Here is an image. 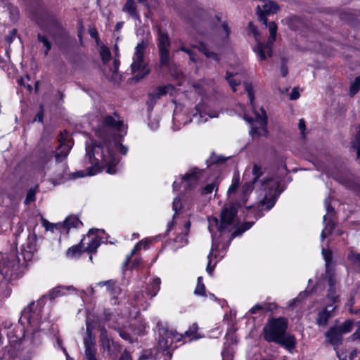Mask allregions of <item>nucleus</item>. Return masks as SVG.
<instances>
[{
	"label": "nucleus",
	"instance_id": "nucleus-1",
	"mask_svg": "<svg viewBox=\"0 0 360 360\" xmlns=\"http://www.w3.org/2000/svg\"><path fill=\"white\" fill-rule=\"evenodd\" d=\"M265 169L259 164L255 163L252 169V179L247 181L242 186L241 190L238 192L240 185V176L238 173L233 174L231 184L230 185L227 195L230 200L229 204L226 205L221 213V221L215 217L208 218V229L212 234V244L211 252L207 256L208 262L206 270L209 274H212L214 266L210 267L211 258L217 257L216 254L218 248V232L220 234L229 233L239 223L236 216L238 210L245 209L253 211L255 209L254 204L247 205L248 198L252 191L255 189L262 198L259 200L258 206L265 207L266 210H270L275 205L276 198L281 194L279 190L280 183L273 176H266L261 178L264 174Z\"/></svg>",
	"mask_w": 360,
	"mask_h": 360
},
{
	"label": "nucleus",
	"instance_id": "nucleus-2",
	"mask_svg": "<svg viewBox=\"0 0 360 360\" xmlns=\"http://www.w3.org/2000/svg\"><path fill=\"white\" fill-rule=\"evenodd\" d=\"M122 125L123 122L117 113L103 118L96 130V134L102 139V143L93 142L91 146L86 148V158L91 165L87 167V175H95L103 169L110 174L117 173V165L120 159L116 155L115 150H119L123 155H126L128 152V148L117 139Z\"/></svg>",
	"mask_w": 360,
	"mask_h": 360
},
{
	"label": "nucleus",
	"instance_id": "nucleus-3",
	"mask_svg": "<svg viewBox=\"0 0 360 360\" xmlns=\"http://www.w3.org/2000/svg\"><path fill=\"white\" fill-rule=\"evenodd\" d=\"M287 321L283 318L272 319L268 321L263 328L264 339L269 342H276L290 349L295 346L293 335H286Z\"/></svg>",
	"mask_w": 360,
	"mask_h": 360
},
{
	"label": "nucleus",
	"instance_id": "nucleus-4",
	"mask_svg": "<svg viewBox=\"0 0 360 360\" xmlns=\"http://www.w3.org/2000/svg\"><path fill=\"white\" fill-rule=\"evenodd\" d=\"M245 89L248 92L250 103L251 104L252 110L255 115V119L253 120L251 117H245V120L251 123V129L250 131V134L251 136H264L267 133L266 130V124H267V117L266 112L263 108L259 109V112L257 111L255 108L254 104V94L252 86L251 84L245 83Z\"/></svg>",
	"mask_w": 360,
	"mask_h": 360
},
{
	"label": "nucleus",
	"instance_id": "nucleus-5",
	"mask_svg": "<svg viewBox=\"0 0 360 360\" xmlns=\"http://www.w3.org/2000/svg\"><path fill=\"white\" fill-rule=\"evenodd\" d=\"M148 46V41L143 39L137 44L134 49L132 63L130 68L131 74L136 80L143 78L150 72L148 63L144 58V54Z\"/></svg>",
	"mask_w": 360,
	"mask_h": 360
},
{
	"label": "nucleus",
	"instance_id": "nucleus-6",
	"mask_svg": "<svg viewBox=\"0 0 360 360\" xmlns=\"http://www.w3.org/2000/svg\"><path fill=\"white\" fill-rule=\"evenodd\" d=\"M34 303L32 302L22 310L19 322L25 330V332L31 333L32 341L37 343L39 331L37 328L39 323V311L34 309Z\"/></svg>",
	"mask_w": 360,
	"mask_h": 360
},
{
	"label": "nucleus",
	"instance_id": "nucleus-7",
	"mask_svg": "<svg viewBox=\"0 0 360 360\" xmlns=\"http://www.w3.org/2000/svg\"><path fill=\"white\" fill-rule=\"evenodd\" d=\"M270 35L266 44L258 41L253 47V51L257 54L259 60H265L268 57H271L273 54L272 47L276 40L277 33V25L272 21L267 22V25Z\"/></svg>",
	"mask_w": 360,
	"mask_h": 360
},
{
	"label": "nucleus",
	"instance_id": "nucleus-8",
	"mask_svg": "<svg viewBox=\"0 0 360 360\" xmlns=\"http://www.w3.org/2000/svg\"><path fill=\"white\" fill-rule=\"evenodd\" d=\"M158 27V49L160 55V63L162 67L168 66L170 62L169 47L171 46L170 39L166 30H162L159 26Z\"/></svg>",
	"mask_w": 360,
	"mask_h": 360
},
{
	"label": "nucleus",
	"instance_id": "nucleus-9",
	"mask_svg": "<svg viewBox=\"0 0 360 360\" xmlns=\"http://www.w3.org/2000/svg\"><path fill=\"white\" fill-rule=\"evenodd\" d=\"M204 173L203 169L197 167L190 169L184 176H180V183L183 184L186 192L193 190L198 185Z\"/></svg>",
	"mask_w": 360,
	"mask_h": 360
},
{
	"label": "nucleus",
	"instance_id": "nucleus-10",
	"mask_svg": "<svg viewBox=\"0 0 360 360\" xmlns=\"http://www.w3.org/2000/svg\"><path fill=\"white\" fill-rule=\"evenodd\" d=\"M262 4L257 6V13L260 22L264 25H267L266 15L276 13L279 10V6L271 1L262 0Z\"/></svg>",
	"mask_w": 360,
	"mask_h": 360
},
{
	"label": "nucleus",
	"instance_id": "nucleus-11",
	"mask_svg": "<svg viewBox=\"0 0 360 360\" xmlns=\"http://www.w3.org/2000/svg\"><path fill=\"white\" fill-rule=\"evenodd\" d=\"M195 112L193 115V119L190 120L191 122L195 120L197 123H203L208 120L209 118H216L219 117V112L217 111H211L208 107L203 103H198L195 106Z\"/></svg>",
	"mask_w": 360,
	"mask_h": 360
},
{
	"label": "nucleus",
	"instance_id": "nucleus-12",
	"mask_svg": "<svg viewBox=\"0 0 360 360\" xmlns=\"http://www.w3.org/2000/svg\"><path fill=\"white\" fill-rule=\"evenodd\" d=\"M342 335H343L341 333V332H340L335 326L331 327L325 333L326 342L333 347V349L336 352L339 360H346L342 359V354H340L339 351L338 350L339 346L342 344Z\"/></svg>",
	"mask_w": 360,
	"mask_h": 360
},
{
	"label": "nucleus",
	"instance_id": "nucleus-13",
	"mask_svg": "<svg viewBox=\"0 0 360 360\" xmlns=\"http://www.w3.org/2000/svg\"><path fill=\"white\" fill-rule=\"evenodd\" d=\"M68 139L67 132L65 131L60 132L58 138L59 145L55 154L57 162H60L65 160L71 149V145L67 143Z\"/></svg>",
	"mask_w": 360,
	"mask_h": 360
},
{
	"label": "nucleus",
	"instance_id": "nucleus-14",
	"mask_svg": "<svg viewBox=\"0 0 360 360\" xmlns=\"http://www.w3.org/2000/svg\"><path fill=\"white\" fill-rule=\"evenodd\" d=\"M95 338L92 335L89 326L86 325V335L84 338V352L87 360H97L96 357Z\"/></svg>",
	"mask_w": 360,
	"mask_h": 360
},
{
	"label": "nucleus",
	"instance_id": "nucleus-15",
	"mask_svg": "<svg viewBox=\"0 0 360 360\" xmlns=\"http://www.w3.org/2000/svg\"><path fill=\"white\" fill-rule=\"evenodd\" d=\"M98 286H106L107 290L111 295V303L112 304H117L120 303L119 295L122 292L121 288L116 285L115 282L112 280L98 282L97 284Z\"/></svg>",
	"mask_w": 360,
	"mask_h": 360
},
{
	"label": "nucleus",
	"instance_id": "nucleus-16",
	"mask_svg": "<svg viewBox=\"0 0 360 360\" xmlns=\"http://www.w3.org/2000/svg\"><path fill=\"white\" fill-rule=\"evenodd\" d=\"M336 307V306L333 307L332 305H328L319 311L316 319V324L319 327H326L328 326V320L333 316V311Z\"/></svg>",
	"mask_w": 360,
	"mask_h": 360
},
{
	"label": "nucleus",
	"instance_id": "nucleus-17",
	"mask_svg": "<svg viewBox=\"0 0 360 360\" xmlns=\"http://www.w3.org/2000/svg\"><path fill=\"white\" fill-rule=\"evenodd\" d=\"M98 230L91 229L88 234L86 237V239H89V242L87 243V246L84 248V252H86L88 253L95 252L97 248L101 245V239L97 236H94Z\"/></svg>",
	"mask_w": 360,
	"mask_h": 360
},
{
	"label": "nucleus",
	"instance_id": "nucleus-18",
	"mask_svg": "<svg viewBox=\"0 0 360 360\" xmlns=\"http://www.w3.org/2000/svg\"><path fill=\"white\" fill-rule=\"evenodd\" d=\"M100 342L104 352L108 354L111 353V347L114 345V341L108 336L106 330L104 328H100Z\"/></svg>",
	"mask_w": 360,
	"mask_h": 360
},
{
	"label": "nucleus",
	"instance_id": "nucleus-19",
	"mask_svg": "<svg viewBox=\"0 0 360 360\" xmlns=\"http://www.w3.org/2000/svg\"><path fill=\"white\" fill-rule=\"evenodd\" d=\"M62 224L64 225L63 232L68 233L70 228H78L79 226L82 225V223L77 217L69 216L65 219Z\"/></svg>",
	"mask_w": 360,
	"mask_h": 360
},
{
	"label": "nucleus",
	"instance_id": "nucleus-20",
	"mask_svg": "<svg viewBox=\"0 0 360 360\" xmlns=\"http://www.w3.org/2000/svg\"><path fill=\"white\" fill-rule=\"evenodd\" d=\"M122 11L129 13L131 18L138 20H140V15L136 11V6L134 0H127L122 8Z\"/></svg>",
	"mask_w": 360,
	"mask_h": 360
},
{
	"label": "nucleus",
	"instance_id": "nucleus-21",
	"mask_svg": "<svg viewBox=\"0 0 360 360\" xmlns=\"http://www.w3.org/2000/svg\"><path fill=\"white\" fill-rule=\"evenodd\" d=\"M86 237H84L80 243L76 245H73L68 248L66 252V255L68 257H77L82 252H84V245L85 244Z\"/></svg>",
	"mask_w": 360,
	"mask_h": 360
},
{
	"label": "nucleus",
	"instance_id": "nucleus-22",
	"mask_svg": "<svg viewBox=\"0 0 360 360\" xmlns=\"http://www.w3.org/2000/svg\"><path fill=\"white\" fill-rule=\"evenodd\" d=\"M195 47L202 53L207 58H212L217 63H219L220 58L219 55L213 51H210L207 45L204 42L200 41Z\"/></svg>",
	"mask_w": 360,
	"mask_h": 360
},
{
	"label": "nucleus",
	"instance_id": "nucleus-23",
	"mask_svg": "<svg viewBox=\"0 0 360 360\" xmlns=\"http://www.w3.org/2000/svg\"><path fill=\"white\" fill-rule=\"evenodd\" d=\"M73 288L72 286H68L65 288L64 286H57L53 289H51L46 295H44L41 297V299L49 297L51 300L56 299L58 297L63 296L64 295L63 290L67 289L70 290Z\"/></svg>",
	"mask_w": 360,
	"mask_h": 360
},
{
	"label": "nucleus",
	"instance_id": "nucleus-24",
	"mask_svg": "<svg viewBox=\"0 0 360 360\" xmlns=\"http://www.w3.org/2000/svg\"><path fill=\"white\" fill-rule=\"evenodd\" d=\"M160 278H155L153 279V281L148 285L146 290V293L150 295L151 297H155L160 288Z\"/></svg>",
	"mask_w": 360,
	"mask_h": 360
},
{
	"label": "nucleus",
	"instance_id": "nucleus-25",
	"mask_svg": "<svg viewBox=\"0 0 360 360\" xmlns=\"http://www.w3.org/2000/svg\"><path fill=\"white\" fill-rule=\"evenodd\" d=\"M334 179L347 188H352L354 186V182L351 179L350 174H336L334 176Z\"/></svg>",
	"mask_w": 360,
	"mask_h": 360
},
{
	"label": "nucleus",
	"instance_id": "nucleus-26",
	"mask_svg": "<svg viewBox=\"0 0 360 360\" xmlns=\"http://www.w3.org/2000/svg\"><path fill=\"white\" fill-rule=\"evenodd\" d=\"M148 244V241L147 240H141L139 243H137L134 248L131 250L130 254L127 256L126 260L124 261L123 265L127 266L129 263L131 258L133 255H134L138 251H139L141 248L143 246L145 248L147 247Z\"/></svg>",
	"mask_w": 360,
	"mask_h": 360
},
{
	"label": "nucleus",
	"instance_id": "nucleus-27",
	"mask_svg": "<svg viewBox=\"0 0 360 360\" xmlns=\"http://www.w3.org/2000/svg\"><path fill=\"white\" fill-rule=\"evenodd\" d=\"M325 276L329 287H335L336 278L335 271L333 268L326 269Z\"/></svg>",
	"mask_w": 360,
	"mask_h": 360
},
{
	"label": "nucleus",
	"instance_id": "nucleus-28",
	"mask_svg": "<svg viewBox=\"0 0 360 360\" xmlns=\"http://www.w3.org/2000/svg\"><path fill=\"white\" fill-rule=\"evenodd\" d=\"M253 224H254V221H248V222L244 223L240 229H238L235 230L231 234L230 240H232L235 237L241 235L245 231H247L249 229H250Z\"/></svg>",
	"mask_w": 360,
	"mask_h": 360
},
{
	"label": "nucleus",
	"instance_id": "nucleus-29",
	"mask_svg": "<svg viewBox=\"0 0 360 360\" xmlns=\"http://www.w3.org/2000/svg\"><path fill=\"white\" fill-rule=\"evenodd\" d=\"M342 335L349 333L353 327V321L347 320L341 325L335 326Z\"/></svg>",
	"mask_w": 360,
	"mask_h": 360
},
{
	"label": "nucleus",
	"instance_id": "nucleus-30",
	"mask_svg": "<svg viewBox=\"0 0 360 360\" xmlns=\"http://www.w3.org/2000/svg\"><path fill=\"white\" fill-rule=\"evenodd\" d=\"M321 253L325 260L326 269H332L331 264L333 260V256L331 251L328 249L322 248Z\"/></svg>",
	"mask_w": 360,
	"mask_h": 360
},
{
	"label": "nucleus",
	"instance_id": "nucleus-31",
	"mask_svg": "<svg viewBox=\"0 0 360 360\" xmlns=\"http://www.w3.org/2000/svg\"><path fill=\"white\" fill-rule=\"evenodd\" d=\"M43 226L47 231H53L54 229L60 230V232H63V228H64V225L61 223L53 224L50 223L46 220L43 221Z\"/></svg>",
	"mask_w": 360,
	"mask_h": 360
},
{
	"label": "nucleus",
	"instance_id": "nucleus-32",
	"mask_svg": "<svg viewBox=\"0 0 360 360\" xmlns=\"http://www.w3.org/2000/svg\"><path fill=\"white\" fill-rule=\"evenodd\" d=\"M323 221L325 223L324 229L328 233H331L335 228V223L334 222L332 217H327L326 215L323 217Z\"/></svg>",
	"mask_w": 360,
	"mask_h": 360
},
{
	"label": "nucleus",
	"instance_id": "nucleus-33",
	"mask_svg": "<svg viewBox=\"0 0 360 360\" xmlns=\"http://www.w3.org/2000/svg\"><path fill=\"white\" fill-rule=\"evenodd\" d=\"M327 298L333 303H336L339 301V295L336 292L335 287H329L328 290Z\"/></svg>",
	"mask_w": 360,
	"mask_h": 360
},
{
	"label": "nucleus",
	"instance_id": "nucleus-34",
	"mask_svg": "<svg viewBox=\"0 0 360 360\" xmlns=\"http://www.w3.org/2000/svg\"><path fill=\"white\" fill-rule=\"evenodd\" d=\"M9 11L10 18L11 21L15 22L18 20L20 13L19 10L16 6H13L12 5H9L8 7Z\"/></svg>",
	"mask_w": 360,
	"mask_h": 360
},
{
	"label": "nucleus",
	"instance_id": "nucleus-35",
	"mask_svg": "<svg viewBox=\"0 0 360 360\" xmlns=\"http://www.w3.org/2000/svg\"><path fill=\"white\" fill-rule=\"evenodd\" d=\"M37 39H38V41L41 42L43 44V45L46 47V51H45L44 54H45V56H47L49 51H50V49L51 48V42L49 41V39L45 36H44L41 34H38Z\"/></svg>",
	"mask_w": 360,
	"mask_h": 360
},
{
	"label": "nucleus",
	"instance_id": "nucleus-36",
	"mask_svg": "<svg viewBox=\"0 0 360 360\" xmlns=\"http://www.w3.org/2000/svg\"><path fill=\"white\" fill-rule=\"evenodd\" d=\"M347 259L354 264L360 267V254L353 250L350 251L348 254Z\"/></svg>",
	"mask_w": 360,
	"mask_h": 360
},
{
	"label": "nucleus",
	"instance_id": "nucleus-37",
	"mask_svg": "<svg viewBox=\"0 0 360 360\" xmlns=\"http://www.w3.org/2000/svg\"><path fill=\"white\" fill-rule=\"evenodd\" d=\"M233 75L230 72H226V79L229 82V85L232 88L233 91H236V86L240 84V82L237 81L236 79H233Z\"/></svg>",
	"mask_w": 360,
	"mask_h": 360
},
{
	"label": "nucleus",
	"instance_id": "nucleus-38",
	"mask_svg": "<svg viewBox=\"0 0 360 360\" xmlns=\"http://www.w3.org/2000/svg\"><path fill=\"white\" fill-rule=\"evenodd\" d=\"M360 89V76L357 77L354 81L352 83L350 86V94L354 96Z\"/></svg>",
	"mask_w": 360,
	"mask_h": 360
},
{
	"label": "nucleus",
	"instance_id": "nucleus-39",
	"mask_svg": "<svg viewBox=\"0 0 360 360\" xmlns=\"http://www.w3.org/2000/svg\"><path fill=\"white\" fill-rule=\"evenodd\" d=\"M184 227L186 229L185 236H180L176 237L175 241H176V242L181 241L183 244H186L187 243V238H185V237L188 233V231H189V229H190V227H191V222L189 221L186 222V224H184Z\"/></svg>",
	"mask_w": 360,
	"mask_h": 360
},
{
	"label": "nucleus",
	"instance_id": "nucleus-40",
	"mask_svg": "<svg viewBox=\"0 0 360 360\" xmlns=\"http://www.w3.org/2000/svg\"><path fill=\"white\" fill-rule=\"evenodd\" d=\"M182 207V204L179 197H176L172 203V210L174 211V217L177 214L178 211Z\"/></svg>",
	"mask_w": 360,
	"mask_h": 360
},
{
	"label": "nucleus",
	"instance_id": "nucleus-41",
	"mask_svg": "<svg viewBox=\"0 0 360 360\" xmlns=\"http://www.w3.org/2000/svg\"><path fill=\"white\" fill-rule=\"evenodd\" d=\"M35 195H36L35 189H30L27 191V195H26V198L25 200V203L29 204L31 202L34 201L35 200Z\"/></svg>",
	"mask_w": 360,
	"mask_h": 360
},
{
	"label": "nucleus",
	"instance_id": "nucleus-42",
	"mask_svg": "<svg viewBox=\"0 0 360 360\" xmlns=\"http://www.w3.org/2000/svg\"><path fill=\"white\" fill-rule=\"evenodd\" d=\"M217 184L214 182L206 185L202 190V195H207L212 193L214 188H216Z\"/></svg>",
	"mask_w": 360,
	"mask_h": 360
},
{
	"label": "nucleus",
	"instance_id": "nucleus-43",
	"mask_svg": "<svg viewBox=\"0 0 360 360\" xmlns=\"http://www.w3.org/2000/svg\"><path fill=\"white\" fill-rule=\"evenodd\" d=\"M205 286L204 284H196L195 289L194 290V294L195 295L202 296L205 295Z\"/></svg>",
	"mask_w": 360,
	"mask_h": 360
},
{
	"label": "nucleus",
	"instance_id": "nucleus-44",
	"mask_svg": "<svg viewBox=\"0 0 360 360\" xmlns=\"http://www.w3.org/2000/svg\"><path fill=\"white\" fill-rule=\"evenodd\" d=\"M101 55L104 63L108 61L111 56L110 50L106 48L102 49Z\"/></svg>",
	"mask_w": 360,
	"mask_h": 360
},
{
	"label": "nucleus",
	"instance_id": "nucleus-45",
	"mask_svg": "<svg viewBox=\"0 0 360 360\" xmlns=\"http://www.w3.org/2000/svg\"><path fill=\"white\" fill-rule=\"evenodd\" d=\"M263 307L264 305H262V304H257L249 310V312L252 314H257L260 311H264Z\"/></svg>",
	"mask_w": 360,
	"mask_h": 360
},
{
	"label": "nucleus",
	"instance_id": "nucleus-46",
	"mask_svg": "<svg viewBox=\"0 0 360 360\" xmlns=\"http://www.w3.org/2000/svg\"><path fill=\"white\" fill-rule=\"evenodd\" d=\"M298 128L301 132L302 138L304 139L305 138L304 131L306 129V125H305V122L303 119H300L299 120Z\"/></svg>",
	"mask_w": 360,
	"mask_h": 360
},
{
	"label": "nucleus",
	"instance_id": "nucleus-47",
	"mask_svg": "<svg viewBox=\"0 0 360 360\" xmlns=\"http://www.w3.org/2000/svg\"><path fill=\"white\" fill-rule=\"evenodd\" d=\"M248 30H249L250 32H251L254 34V36L255 37L256 41L258 42L257 27L253 24L252 22H250L248 23Z\"/></svg>",
	"mask_w": 360,
	"mask_h": 360
},
{
	"label": "nucleus",
	"instance_id": "nucleus-48",
	"mask_svg": "<svg viewBox=\"0 0 360 360\" xmlns=\"http://www.w3.org/2000/svg\"><path fill=\"white\" fill-rule=\"evenodd\" d=\"M281 73L283 77L287 76V75L288 73V67L286 65V62L284 59H282V63H281Z\"/></svg>",
	"mask_w": 360,
	"mask_h": 360
},
{
	"label": "nucleus",
	"instance_id": "nucleus-49",
	"mask_svg": "<svg viewBox=\"0 0 360 360\" xmlns=\"http://www.w3.org/2000/svg\"><path fill=\"white\" fill-rule=\"evenodd\" d=\"M264 305V311H273L276 308V304L275 303H264L262 304Z\"/></svg>",
	"mask_w": 360,
	"mask_h": 360
},
{
	"label": "nucleus",
	"instance_id": "nucleus-50",
	"mask_svg": "<svg viewBox=\"0 0 360 360\" xmlns=\"http://www.w3.org/2000/svg\"><path fill=\"white\" fill-rule=\"evenodd\" d=\"M120 65V60L118 59L115 58L113 60V66L110 68V71L112 72L113 75L117 72Z\"/></svg>",
	"mask_w": 360,
	"mask_h": 360
},
{
	"label": "nucleus",
	"instance_id": "nucleus-51",
	"mask_svg": "<svg viewBox=\"0 0 360 360\" xmlns=\"http://www.w3.org/2000/svg\"><path fill=\"white\" fill-rule=\"evenodd\" d=\"M300 97V92L297 88H293L290 94V100H296Z\"/></svg>",
	"mask_w": 360,
	"mask_h": 360
},
{
	"label": "nucleus",
	"instance_id": "nucleus-52",
	"mask_svg": "<svg viewBox=\"0 0 360 360\" xmlns=\"http://www.w3.org/2000/svg\"><path fill=\"white\" fill-rule=\"evenodd\" d=\"M119 334H120V336L121 338H122L124 340H127V341H131V335L129 333L123 330H119Z\"/></svg>",
	"mask_w": 360,
	"mask_h": 360
},
{
	"label": "nucleus",
	"instance_id": "nucleus-53",
	"mask_svg": "<svg viewBox=\"0 0 360 360\" xmlns=\"http://www.w3.org/2000/svg\"><path fill=\"white\" fill-rule=\"evenodd\" d=\"M221 28L223 30V31L224 32V34H225V38H228L229 37V34H230V32H231V30L228 26V24L226 22H224L222 24H221Z\"/></svg>",
	"mask_w": 360,
	"mask_h": 360
},
{
	"label": "nucleus",
	"instance_id": "nucleus-54",
	"mask_svg": "<svg viewBox=\"0 0 360 360\" xmlns=\"http://www.w3.org/2000/svg\"><path fill=\"white\" fill-rule=\"evenodd\" d=\"M358 324L359 328L349 337L352 340H360V321Z\"/></svg>",
	"mask_w": 360,
	"mask_h": 360
},
{
	"label": "nucleus",
	"instance_id": "nucleus-55",
	"mask_svg": "<svg viewBox=\"0 0 360 360\" xmlns=\"http://www.w3.org/2000/svg\"><path fill=\"white\" fill-rule=\"evenodd\" d=\"M217 155L212 153L209 160H207L208 165L216 164L217 162Z\"/></svg>",
	"mask_w": 360,
	"mask_h": 360
},
{
	"label": "nucleus",
	"instance_id": "nucleus-56",
	"mask_svg": "<svg viewBox=\"0 0 360 360\" xmlns=\"http://www.w3.org/2000/svg\"><path fill=\"white\" fill-rule=\"evenodd\" d=\"M16 33H17V30L13 29L11 31V34L6 37V41H7L8 43H11L12 42L13 38L16 34Z\"/></svg>",
	"mask_w": 360,
	"mask_h": 360
},
{
	"label": "nucleus",
	"instance_id": "nucleus-57",
	"mask_svg": "<svg viewBox=\"0 0 360 360\" xmlns=\"http://www.w3.org/2000/svg\"><path fill=\"white\" fill-rule=\"evenodd\" d=\"M118 360H131V358L129 352H124L123 354H122Z\"/></svg>",
	"mask_w": 360,
	"mask_h": 360
},
{
	"label": "nucleus",
	"instance_id": "nucleus-58",
	"mask_svg": "<svg viewBox=\"0 0 360 360\" xmlns=\"http://www.w3.org/2000/svg\"><path fill=\"white\" fill-rule=\"evenodd\" d=\"M307 294V292H303L300 293L299 296H298L297 298L294 299V300L292 301V302L290 304V307H292V306H294L295 303L297 301L300 300L301 299V297H302V296H303V295H306Z\"/></svg>",
	"mask_w": 360,
	"mask_h": 360
},
{
	"label": "nucleus",
	"instance_id": "nucleus-59",
	"mask_svg": "<svg viewBox=\"0 0 360 360\" xmlns=\"http://www.w3.org/2000/svg\"><path fill=\"white\" fill-rule=\"evenodd\" d=\"M86 175L85 171H79L76 172L73 174V177L75 178H79V177H84Z\"/></svg>",
	"mask_w": 360,
	"mask_h": 360
},
{
	"label": "nucleus",
	"instance_id": "nucleus-60",
	"mask_svg": "<svg viewBox=\"0 0 360 360\" xmlns=\"http://www.w3.org/2000/svg\"><path fill=\"white\" fill-rule=\"evenodd\" d=\"M327 211V217H331V214L334 213V208L331 206V205H328V207H326Z\"/></svg>",
	"mask_w": 360,
	"mask_h": 360
},
{
	"label": "nucleus",
	"instance_id": "nucleus-61",
	"mask_svg": "<svg viewBox=\"0 0 360 360\" xmlns=\"http://www.w3.org/2000/svg\"><path fill=\"white\" fill-rule=\"evenodd\" d=\"M141 263V259H135L131 264V268H137Z\"/></svg>",
	"mask_w": 360,
	"mask_h": 360
},
{
	"label": "nucleus",
	"instance_id": "nucleus-62",
	"mask_svg": "<svg viewBox=\"0 0 360 360\" xmlns=\"http://www.w3.org/2000/svg\"><path fill=\"white\" fill-rule=\"evenodd\" d=\"M166 93H167V91L165 87L160 86L158 89V97L166 94Z\"/></svg>",
	"mask_w": 360,
	"mask_h": 360
},
{
	"label": "nucleus",
	"instance_id": "nucleus-63",
	"mask_svg": "<svg viewBox=\"0 0 360 360\" xmlns=\"http://www.w3.org/2000/svg\"><path fill=\"white\" fill-rule=\"evenodd\" d=\"M123 25H124V22H122V21L118 22L115 25V32H120V30L122 28Z\"/></svg>",
	"mask_w": 360,
	"mask_h": 360
},
{
	"label": "nucleus",
	"instance_id": "nucleus-64",
	"mask_svg": "<svg viewBox=\"0 0 360 360\" xmlns=\"http://www.w3.org/2000/svg\"><path fill=\"white\" fill-rule=\"evenodd\" d=\"M189 58L190 60L193 62V63H196L198 61V59L195 55V53H193V51H192L189 54Z\"/></svg>",
	"mask_w": 360,
	"mask_h": 360
}]
</instances>
